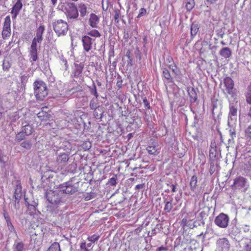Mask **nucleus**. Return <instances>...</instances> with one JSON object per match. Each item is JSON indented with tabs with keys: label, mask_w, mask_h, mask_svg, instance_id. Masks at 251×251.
I'll return each instance as SVG.
<instances>
[{
	"label": "nucleus",
	"mask_w": 251,
	"mask_h": 251,
	"mask_svg": "<svg viewBox=\"0 0 251 251\" xmlns=\"http://www.w3.org/2000/svg\"><path fill=\"white\" fill-rule=\"evenodd\" d=\"M34 93L36 99L43 100L48 95L46 84L41 80H36L33 83Z\"/></svg>",
	"instance_id": "f257e3e1"
},
{
	"label": "nucleus",
	"mask_w": 251,
	"mask_h": 251,
	"mask_svg": "<svg viewBox=\"0 0 251 251\" xmlns=\"http://www.w3.org/2000/svg\"><path fill=\"white\" fill-rule=\"evenodd\" d=\"M52 26L58 37L66 35L69 28L67 23L61 19L55 21L52 24Z\"/></svg>",
	"instance_id": "f03ea898"
},
{
	"label": "nucleus",
	"mask_w": 251,
	"mask_h": 251,
	"mask_svg": "<svg viewBox=\"0 0 251 251\" xmlns=\"http://www.w3.org/2000/svg\"><path fill=\"white\" fill-rule=\"evenodd\" d=\"M11 19L10 16L8 15L4 18L3 23V27L1 32L2 38L4 40L10 38L11 35Z\"/></svg>",
	"instance_id": "7ed1b4c3"
},
{
	"label": "nucleus",
	"mask_w": 251,
	"mask_h": 251,
	"mask_svg": "<svg viewBox=\"0 0 251 251\" xmlns=\"http://www.w3.org/2000/svg\"><path fill=\"white\" fill-rule=\"evenodd\" d=\"M66 15L68 19H76L78 17L77 6L75 3H69L66 9Z\"/></svg>",
	"instance_id": "20e7f679"
},
{
	"label": "nucleus",
	"mask_w": 251,
	"mask_h": 251,
	"mask_svg": "<svg viewBox=\"0 0 251 251\" xmlns=\"http://www.w3.org/2000/svg\"><path fill=\"white\" fill-rule=\"evenodd\" d=\"M229 222L228 216L224 213H221L217 216L215 219V224L222 228H226Z\"/></svg>",
	"instance_id": "39448f33"
},
{
	"label": "nucleus",
	"mask_w": 251,
	"mask_h": 251,
	"mask_svg": "<svg viewBox=\"0 0 251 251\" xmlns=\"http://www.w3.org/2000/svg\"><path fill=\"white\" fill-rule=\"evenodd\" d=\"M216 246L218 251H229L230 244L227 238H221L217 240Z\"/></svg>",
	"instance_id": "423d86ee"
},
{
	"label": "nucleus",
	"mask_w": 251,
	"mask_h": 251,
	"mask_svg": "<svg viewBox=\"0 0 251 251\" xmlns=\"http://www.w3.org/2000/svg\"><path fill=\"white\" fill-rule=\"evenodd\" d=\"M23 7V0H15L11 8L10 13L12 14L13 20L16 19Z\"/></svg>",
	"instance_id": "0eeeda50"
},
{
	"label": "nucleus",
	"mask_w": 251,
	"mask_h": 251,
	"mask_svg": "<svg viewBox=\"0 0 251 251\" xmlns=\"http://www.w3.org/2000/svg\"><path fill=\"white\" fill-rule=\"evenodd\" d=\"M247 183V179L242 176H238L234 180L233 183L231 185L232 190H241L244 188Z\"/></svg>",
	"instance_id": "6e6552de"
},
{
	"label": "nucleus",
	"mask_w": 251,
	"mask_h": 251,
	"mask_svg": "<svg viewBox=\"0 0 251 251\" xmlns=\"http://www.w3.org/2000/svg\"><path fill=\"white\" fill-rule=\"evenodd\" d=\"M60 188L61 190L66 194H72L76 191L75 188L69 182L64 183L61 185Z\"/></svg>",
	"instance_id": "1a4fd4ad"
},
{
	"label": "nucleus",
	"mask_w": 251,
	"mask_h": 251,
	"mask_svg": "<svg viewBox=\"0 0 251 251\" xmlns=\"http://www.w3.org/2000/svg\"><path fill=\"white\" fill-rule=\"evenodd\" d=\"M69 154L66 152L60 153L56 158V163L58 165L65 166L69 160Z\"/></svg>",
	"instance_id": "9d476101"
},
{
	"label": "nucleus",
	"mask_w": 251,
	"mask_h": 251,
	"mask_svg": "<svg viewBox=\"0 0 251 251\" xmlns=\"http://www.w3.org/2000/svg\"><path fill=\"white\" fill-rule=\"evenodd\" d=\"M92 39L89 36L85 35L82 37V43L83 50L86 52L89 51L92 49Z\"/></svg>",
	"instance_id": "9b49d317"
},
{
	"label": "nucleus",
	"mask_w": 251,
	"mask_h": 251,
	"mask_svg": "<svg viewBox=\"0 0 251 251\" xmlns=\"http://www.w3.org/2000/svg\"><path fill=\"white\" fill-rule=\"evenodd\" d=\"M223 83L227 93L232 94L234 85L233 80L230 77H226L224 79Z\"/></svg>",
	"instance_id": "f8f14e48"
},
{
	"label": "nucleus",
	"mask_w": 251,
	"mask_h": 251,
	"mask_svg": "<svg viewBox=\"0 0 251 251\" xmlns=\"http://www.w3.org/2000/svg\"><path fill=\"white\" fill-rule=\"evenodd\" d=\"M157 142H152L147 148V151L150 155H157L160 153V148Z\"/></svg>",
	"instance_id": "ddd939ff"
},
{
	"label": "nucleus",
	"mask_w": 251,
	"mask_h": 251,
	"mask_svg": "<svg viewBox=\"0 0 251 251\" xmlns=\"http://www.w3.org/2000/svg\"><path fill=\"white\" fill-rule=\"evenodd\" d=\"M22 130L25 133V135L29 136L33 132L34 128L32 125L25 122L22 123Z\"/></svg>",
	"instance_id": "4468645a"
},
{
	"label": "nucleus",
	"mask_w": 251,
	"mask_h": 251,
	"mask_svg": "<svg viewBox=\"0 0 251 251\" xmlns=\"http://www.w3.org/2000/svg\"><path fill=\"white\" fill-rule=\"evenodd\" d=\"M31 243L34 245V247H39L42 243V237L41 235L36 233L31 235Z\"/></svg>",
	"instance_id": "2eb2a0df"
},
{
	"label": "nucleus",
	"mask_w": 251,
	"mask_h": 251,
	"mask_svg": "<svg viewBox=\"0 0 251 251\" xmlns=\"http://www.w3.org/2000/svg\"><path fill=\"white\" fill-rule=\"evenodd\" d=\"M100 22L99 17L95 14L91 13L89 19V25L93 28L98 27V25Z\"/></svg>",
	"instance_id": "dca6fc26"
},
{
	"label": "nucleus",
	"mask_w": 251,
	"mask_h": 251,
	"mask_svg": "<svg viewBox=\"0 0 251 251\" xmlns=\"http://www.w3.org/2000/svg\"><path fill=\"white\" fill-rule=\"evenodd\" d=\"M45 108H47V107H42L41 111L38 112L37 114V117L42 121H47L51 117V115L49 114L47 112L44 111Z\"/></svg>",
	"instance_id": "f3484780"
},
{
	"label": "nucleus",
	"mask_w": 251,
	"mask_h": 251,
	"mask_svg": "<svg viewBox=\"0 0 251 251\" xmlns=\"http://www.w3.org/2000/svg\"><path fill=\"white\" fill-rule=\"evenodd\" d=\"M167 62V66L168 67L172 70V71L176 75H177V67L176 65V64L175 63L173 58L169 56L167 57L166 59Z\"/></svg>",
	"instance_id": "a211bd4d"
},
{
	"label": "nucleus",
	"mask_w": 251,
	"mask_h": 251,
	"mask_svg": "<svg viewBox=\"0 0 251 251\" xmlns=\"http://www.w3.org/2000/svg\"><path fill=\"white\" fill-rule=\"evenodd\" d=\"M45 27L43 25H40L36 29V36L34 38L36 39L37 41H42L43 34L45 31Z\"/></svg>",
	"instance_id": "6ab92c4d"
},
{
	"label": "nucleus",
	"mask_w": 251,
	"mask_h": 251,
	"mask_svg": "<svg viewBox=\"0 0 251 251\" xmlns=\"http://www.w3.org/2000/svg\"><path fill=\"white\" fill-rule=\"evenodd\" d=\"M25 203L26 206L27 208V212L28 214L32 216L34 215L36 213V206L33 204H30L27 201V198H25Z\"/></svg>",
	"instance_id": "aec40b11"
},
{
	"label": "nucleus",
	"mask_w": 251,
	"mask_h": 251,
	"mask_svg": "<svg viewBox=\"0 0 251 251\" xmlns=\"http://www.w3.org/2000/svg\"><path fill=\"white\" fill-rule=\"evenodd\" d=\"M219 53L222 57L228 58L231 55V50L229 48L225 47L220 50Z\"/></svg>",
	"instance_id": "412c9836"
},
{
	"label": "nucleus",
	"mask_w": 251,
	"mask_h": 251,
	"mask_svg": "<svg viewBox=\"0 0 251 251\" xmlns=\"http://www.w3.org/2000/svg\"><path fill=\"white\" fill-rule=\"evenodd\" d=\"M29 60L31 62H34L38 60L37 50L30 49L29 51Z\"/></svg>",
	"instance_id": "4be33fe9"
},
{
	"label": "nucleus",
	"mask_w": 251,
	"mask_h": 251,
	"mask_svg": "<svg viewBox=\"0 0 251 251\" xmlns=\"http://www.w3.org/2000/svg\"><path fill=\"white\" fill-rule=\"evenodd\" d=\"M78 8L80 12V15L82 17H84L87 14V6L83 3H80L78 4Z\"/></svg>",
	"instance_id": "5701e85b"
},
{
	"label": "nucleus",
	"mask_w": 251,
	"mask_h": 251,
	"mask_svg": "<svg viewBox=\"0 0 251 251\" xmlns=\"http://www.w3.org/2000/svg\"><path fill=\"white\" fill-rule=\"evenodd\" d=\"M173 199H171L169 201L165 200V206L164 207V211L166 213H170L173 209Z\"/></svg>",
	"instance_id": "b1692460"
},
{
	"label": "nucleus",
	"mask_w": 251,
	"mask_h": 251,
	"mask_svg": "<svg viewBox=\"0 0 251 251\" xmlns=\"http://www.w3.org/2000/svg\"><path fill=\"white\" fill-rule=\"evenodd\" d=\"M198 178L196 176H193L190 180V186L191 190L194 191L197 186Z\"/></svg>",
	"instance_id": "393cba45"
},
{
	"label": "nucleus",
	"mask_w": 251,
	"mask_h": 251,
	"mask_svg": "<svg viewBox=\"0 0 251 251\" xmlns=\"http://www.w3.org/2000/svg\"><path fill=\"white\" fill-rule=\"evenodd\" d=\"M245 137L249 143H251V125L249 126L245 130Z\"/></svg>",
	"instance_id": "a878e982"
},
{
	"label": "nucleus",
	"mask_w": 251,
	"mask_h": 251,
	"mask_svg": "<svg viewBox=\"0 0 251 251\" xmlns=\"http://www.w3.org/2000/svg\"><path fill=\"white\" fill-rule=\"evenodd\" d=\"M47 251H61L60 244L58 242H54L49 247Z\"/></svg>",
	"instance_id": "bb28decb"
},
{
	"label": "nucleus",
	"mask_w": 251,
	"mask_h": 251,
	"mask_svg": "<svg viewBox=\"0 0 251 251\" xmlns=\"http://www.w3.org/2000/svg\"><path fill=\"white\" fill-rule=\"evenodd\" d=\"M199 26L198 24L193 23L191 27V35L192 37L196 35L199 30Z\"/></svg>",
	"instance_id": "cd10ccee"
},
{
	"label": "nucleus",
	"mask_w": 251,
	"mask_h": 251,
	"mask_svg": "<svg viewBox=\"0 0 251 251\" xmlns=\"http://www.w3.org/2000/svg\"><path fill=\"white\" fill-rule=\"evenodd\" d=\"M163 75L164 77L168 80V82H172L173 78L171 77L170 72L166 68H164L163 70Z\"/></svg>",
	"instance_id": "c85d7f7f"
},
{
	"label": "nucleus",
	"mask_w": 251,
	"mask_h": 251,
	"mask_svg": "<svg viewBox=\"0 0 251 251\" xmlns=\"http://www.w3.org/2000/svg\"><path fill=\"white\" fill-rule=\"evenodd\" d=\"M83 68L78 65H76L75 68L73 72V74L74 77H78L79 75L82 73Z\"/></svg>",
	"instance_id": "c756f323"
},
{
	"label": "nucleus",
	"mask_w": 251,
	"mask_h": 251,
	"mask_svg": "<svg viewBox=\"0 0 251 251\" xmlns=\"http://www.w3.org/2000/svg\"><path fill=\"white\" fill-rule=\"evenodd\" d=\"M195 5V0H186L185 7L188 11H190Z\"/></svg>",
	"instance_id": "7c9ffc66"
},
{
	"label": "nucleus",
	"mask_w": 251,
	"mask_h": 251,
	"mask_svg": "<svg viewBox=\"0 0 251 251\" xmlns=\"http://www.w3.org/2000/svg\"><path fill=\"white\" fill-rule=\"evenodd\" d=\"M13 198H14L13 201L14 207L16 209H19L20 208V200L21 198V196H18L17 195H14Z\"/></svg>",
	"instance_id": "2f4dec72"
},
{
	"label": "nucleus",
	"mask_w": 251,
	"mask_h": 251,
	"mask_svg": "<svg viewBox=\"0 0 251 251\" xmlns=\"http://www.w3.org/2000/svg\"><path fill=\"white\" fill-rule=\"evenodd\" d=\"M14 246L15 251H24V244L22 241L16 242Z\"/></svg>",
	"instance_id": "473e14b6"
},
{
	"label": "nucleus",
	"mask_w": 251,
	"mask_h": 251,
	"mask_svg": "<svg viewBox=\"0 0 251 251\" xmlns=\"http://www.w3.org/2000/svg\"><path fill=\"white\" fill-rule=\"evenodd\" d=\"M27 135H25V133L22 130L18 132L16 135L15 140L17 141L20 142L22 140L25 139Z\"/></svg>",
	"instance_id": "72a5a7b5"
},
{
	"label": "nucleus",
	"mask_w": 251,
	"mask_h": 251,
	"mask_svg": "<svg viewBox=\"0 0 251 251\" xmlns=\"http://www.w3.org/2000/svg\"><path fill=\"white\" fill-rule=\"evenodd\" d=\"M9 119L10 120L11 123H14L19 119V114L17 113V112H14L12 114H10L9 115Z\"/></svg>",
	"instance_id": "f704fd0d"
},
{
	"label": "nucleus",
	"mask_w": 251,
	"mask_h": 251,
	"mask_svg": "<svg viewBox=\"0 0 251 251\" xmlns=\"http://www.w3.org/2000/svg\"><path fill=\"white\" fill-rule=\"evenodd\" d=\"M237 113V107L233 105H230L229 106V116H236Z\"/></svg>",
	"instance_id": "c9c22d12"
},
{
	"label": "nucleus",
	"mask_w": 251,
	"mask_h": 251,
	"mask_svg": "<svg viewBox=\"0 0 251 251\" xmlns=\"http://www.w3.org/2000/svg\"><path fill=\"white\" fill-rule=\"evenodd\" d=\"M81 147L84 151H88L91 147V143L88 141H84L81 145Z\"/></svg>",
	"instance_id": "e433bc0d"
},
{
	"label": "nucleus",
	"mask_w": 251,
	"mask_h": 251,
	"mask_svg": "<svg viewBox=\"0 0 251 251\" xmlns=\"http://www.w3.org/2000/svg\"><path fill=\"white\" fill-rule=\"evenodd\" d=\"M87 34L95 38L100 37L101 36L100 32L96 29L91 30L87 33Z\"/></svg>",
	"instance_id": "4c0bfd02"
},
{
	"label": "nucleus",
	"mask_w": 251,
	"mask_h": 251,
	"mask_svg": "<svg viewBox=\"0 0 251 251\" xmlns=\"http://www.w3.org/2000/svg\"><path fill=\"white\" fill-rule=\"evenodd\" d=\"M21 190H22V186L19 181L17 182V184L16 186V188L15 189V192L14 195H17L18 196H21Z\"/></svg>",
	"instance_id": "58836bf2"
},
{
	"label": "nucleus",
	"mask_w": 251,
	"mask_h": 251,
	"mask_svg": "<svg viewBox=\"0 0 251 251\" xmlns=\"http://www.w3.org/2000/svg\"><path fill=\"white\" fill-rule=\"evenodd\" d=\"M100 235L99 234H94L91 236H89L87 238V240L91 242L92 243H95L97 242L100 238Z\"/></svg>",
	"instance_id": "ea45409f"
},
{
	"label": "nucleus",
	"mask_w": 251,
	"mask_h": 251,
	"mask_svg": "<svg viewBox=\"0 0 251 251\" xmlns=\"http://www.w3.org/2000/svg\"><path fill=\"white\" fill-rule=\"evenodd\" d=\"M90 90L91 94L92 95H94L95 96L96 98H98L99 95H98V93L97 91V88H96V85L94 81H93V88H90Z\"/></svg>",
	"instance_id": "a19ab883"
},
{
	"label": "nucleus",
	"mask_w": 251,
	"mask_h": 251,
	"mask_svg": "<svg viewBox=\"0 0 251 251\" xmlns=\"http://www.w3.org/2000/svg\"><path fill=\"white\" fill-rule=\"evenodd\" d=\"M189 95L191 98L190 100L191 102H195L197 100V94L193 89L189 92Z\"/></svg>",
	"instance_id": "79ce46f5"
},
{
	"label": "nucleus",
	"mask_w": 251,
	"mask_h": 251,
	"mask_svg": "<svg viewBox=\"0 0 251 251\" xmlns=\"http://www.w3.org/2000/svg\"><path fill=\"white\" fill-rule=\"evenodd\" d=\"M21 146L26 149H30L31 147V143L30 141H25L21 144Z\"/></svg>",
	"instance_id": "37998d69"
},
{
	"label": "nucleus",
	"mask_w": 251,
	"mask_h": 251,
	"mask_svg": "<svg viewBox=\"0 0 251 251\" xmlns=\"http://www.w3.org/2000/svg\"><path fill=\"white\" fill-rule=\"evenodd\" d=\"M114 13V21L116 24H118L119 22V18L121 15L120 11L119 10H116Z\"/></svg>",
	"instance_id": "c03bdc74"
},
{
	"label": "nucleus",
	"mask_w": 251,
	"mask_h": 251,
	"mask_svg": "<svg viewBox=\"0 0 251 251\" xmlns=\"http://www.w3.org/2000/svg\"><path fill=\"white\" fill-rule=\"evenodd\" d=\"M42 41H37L36 40V39L33 38L32 41V43H31V45L30 49L37 50V43H40Z\"/></svg>",
	"instance_id": "a18cd8bd"
},
{
	"label": "nucleus",
	"mask_w": 251,
	"mask_h": 251,
	"mask_svg": "<svg viewBox=\"0 0 251 251\" xmlns=\"http://www.w3.org/2000/svg\"><path fill=\"white\" fill-rule=\"evenodd\" d=\"M189 221L187 217L183 218L182 219L181 223H180L181 226L183 228H185V227L188 226V224Z\"/></svg>",
	"instance_id": "49530a36"
},
{
	"label": "nucleus",
	"mask_w": 251,
	"mask_h": 251,
	"mask_svg": "<svg viewBox=\"0 0 251 251\" xmlns=\"http://www.w3.org/2000/svg\"><path fill=\"white\" fill-rule=\"evenodd\" d=\"M11 67V65L9 61H4L2 64V69L4 71H8Z\"/></svg>",
	"instance_id": "de8ad7c7"
},
{
	"label": "nucleus",
	"mask_w": 251,
	"mask_h": 251,
	"mask_svg": "<svg viewBox=\"0 0 251 251\" xmlns=\"http://www.w3.org/2000/svg\"><path fill=\"white\" fill-rule=\"evenodd\" d=\"M207 46V44H205V46H202V47L200 49V53L201 55L204 54L207 52L208 48Z\"/></svg>",
	"instance_id": "09e8293b"
},
{
	"label": "nucleus",
	"mask_w": 251,
	"mask_h": 251,
	"mask_svg": "<svg viewBox=\"0 0 251 251\" xmlns=\"http://www.w3.org/2000/svg\"><path fill=\"white\" fill-rule=\"evenodd\" d=\"M143 168V167L142 166L141 164H135L133 167H130V169L132 171H135L137 170H140Z\"/></svg>",
	"instance_id": "8fccbe9b"
},
{
	"label": "nucleus",
	"mask_w": 251,
	"mask_h": 251,
	"mask_svg": "<svg viewBox=\"0 0 251 251\" xmlns=\"http://www.w3.org/2000/svg\"><path fill=\"white\" fill-rule=\"evenodd\" d=\"M130 54H131L130 51L129 50H128L126 52V55L129 59V60L128 61V62H127L128 65L130 64V65H132L131 62H132V57H131Z\"/></svg>",
	"instance_id": "3c124183"
},
{
	"label": "nucleus",
	"mask_w": 251,
	"mask_h": 251,
	"mask_svg": "<svg viewBox=\"0 0 251 251\" xmlns=\"http://www.w3.org/2000/svg\"><path fill=\"white\" fill-rule=\"evenodd\" d=\"M242 230L244 232H248L251 231V227L250 225H245L242 227Z\"/></svg>",
	"instance_id": "603ef678"
},
{
	"label": "nucleus",
	"mask_w": 251,
	"mask_h": 251,
	"mask_svg": "<svg viewBox=\"0 0 251 251\" xmlns=\"http://www.w3.org/2000/svg\"><path fill=\"white\" fill-rule=\"evenodd\" d=\"M147 13V10L144 8H142L140 9L139 13L137 16V18H140L143 15H145Z\"/></svg>",
	"instance_id": "864d4df0"
},
{
	"label": "nucleus",
	"mask_w": 251,
	"mask_h": 251,
	"mask_svg": "<svg viewBox=\"0 0 251 251\" xmlns=\"http://www.w3.org/2000/svg\"><path fill=\"white\" fill-rule=\"evenodd\" d=\"M80 248L83 251H89V250L87 248L85 241H83L80 244Z\"/></svg>",
	"instance_id": "5fc2aeb1"
},
{
	"label": "nucleus",
	"mask_w": 251,
	"mask_h": 251,
	"mask_svg": "<svg viewBox=\"0 0 251 251\" xmlns=\"http://www.w3.org/2000/svg\"><path fill=\"white\" fill-rule=\"evenodd\" d=\"M3 214V217L6 222V223L10 222H11L10 218L5 210H4Z\"/></svg>",
	"instance_id": "6e6d98bb"
},
{
	"label": "nucleus",
	"mask_w": 251,
	"mask_h": 251,
	"mask_svg": "<svg viewBox=\"0 0 251 251\" xmlns=\"http://www.w3.org/2000/svg\"><path fill=\"white\" fill-rule=\"evenodd\" d=\"M210 165L209 173L210 175H212L215 172V168L213 162H210Z\"/></svg>",
	"instance_id": "4d7b16f0"
},
{
	"label": "nucleus",
	"mask_w": 251,
	"mask_h": 251,
	"mask_svg": "<svg viewBox=\"0 0 251 251\" xmlns=\"http://www.w3.org/2000/svg\"><path fill=\"white\" fill-rule=\"evenodd\" d=\"M7 224V226L8 227V229L11 231V232H12V231H15V228H14V226H13L11 222H9V223H6Z\"/></svg>",
	"instance_id": "13d9d810"
},
{
	"label": "nucleus",
	"mask_w": 251,
	"mask_h": 251,
	"mask_svg": "<svg viewBox=\"0 0 251 251\" xmlns=\"http://www.w3.org/2000/svg\"><path fill=\"white\" fill-rule=\"evenodd\" d=\"M143 102H144V104L145 105V106L146 107H147L148 109H150L151 108V106H150V103L149 102H148V100H147V99L145 98L144 100H143Z\"/></svg>",
	"instance_id": "bf43d9fd"
},
{
	"label": "nucleus",
	"mask_w": 251,
	"mask_h": 251,
	"mask_svg": "<svg viewBox=\"0 0 251 251\" xmlns=\"http://www.w3.org/2000/svg\"><path fill=\"white\" fill-rule=\"evenodd\" d=\"M246 251H251V240L245 246Z\"/></svg>",
	"instance_id": "052dcab7"
},
{
	"label": "nucleus",
	"mask_w": 251,
	"mask_h": 251,
	"mask_svg": "<svg viewBox=\"0 0 251 251\" xmlns=\"http://www.w3.org/2000/svg\"><path fill=\"white\" fill-rule=\"evenodd\" d=\"M21 83L24 84L27 81V77L26 76L24 75L21 76Z\"/></svg>",
	"instance_id": "680f3d73"
},
{
	"label": "nucleus",
	"mask_w": 251,
	"mask_h": 251,
	"mask_svg": "<svg viewBox=\"0 0 251 251\" xmlns=\"http://www.w3.org/2000/svg\"><path fill=\"white\" fill-rule=\"evenodd\" d=\"M109 182L112 185H115L116 184V179L114 177H112L110 179Z\"/></svg>",
	"instance_id": "e2e57ef3"
},
{
	"label": "nucleus",
	"mask_w": 251,
	"mask_h": 251,
	"mask_svg": "<svg viewBox=\"0 0 251 251\" xmlns=\"http://www.w3.org/2000/svg\"><path fill=\"white\" fill-rule=\"evenodd\" d=\"M90 107L92 109H96L97 107L96 104L93 100H91L90 102Z\"/></svg>",
	"instance_id": "0e129e2a"
},
{
	"label": "nucleus",
	"mask_w": 251,
	"mask_h": 251,
	"mask_svg": "<svg viewBox=\"0 0 251 251\" xmlns=\"http://www.w3.org/2000/svg\"><path fill=\"white\" fill-rule=\"evenodd\" d=\"M134 172V173L131 174L132 176H137L138 173L143 174L144 173L143 171H140L139 170H137Z\"/></svg>",
	"instance_id": "69168bd1"
},
{
	"label": "nucleus",
	"mask_w": 251,
	"mask_h": 251,
	"mask_svg": "<svg viewBox=\"0 0 251 251\" xmlns=\"http://www.w3.org/2000/svg\"><path fill=\"white\" fill-rule=\"evenodd\" d=\"M167 250H168L167 248L163 247V246H161V247H158L156 251H167Z\"/></svg>",
	"instance_id": "338daca9"
},
{
	"label": "nucleus",
	"mask_w": 251,
	"mask_h": 251,
	"mask_svg": "<svg viewBox=\"0 0 251 251\" xmlns=\"http://www.w3.org/2000/svg\"><path fill=\"white\" fill-rule=\"evenodd\" d=\"M144 187V184H137L135 186V189H137V190L141 189H143Z\"/></svg>",
	"instance_id": "774afa93"
}]
</instances>
